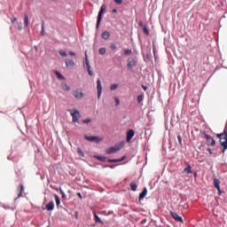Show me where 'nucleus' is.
<instances>
[{
    "mask_svg": "<svg viewBox=\"0 0 227 227\" xmlns=\"http://www.w3.org/2000/svg\"><path fill=\"white\" fill-rule=\"evenodd\" d=\"M125 146V142H121L119 144H116L114 146H111L106 150V153L107 155H112V153H116V152H120L121 148Z\"/></svg>",
    "mask_w": 227,
    "mask_h": 227,
    "instance_id": "1",
    "label": "nucleus"
},
{
    "mask_svg": "<svg viewBox=\"0 0 227 227\" xmlns=\"http://www.w3.org/2000/svg\"><path fill=\"white\" fill-rule=\"evenodd\" d=\"M68 113H70L73 118V123H79V119L81 118V113H79V110L72 109L68 110Z\"/></svg>",
    "mask_w": 227,
    "mask_h": 227,
    "instance_id": "2",
    "label": "nucleus"
},
{
    "mask_svg": "<svg viewBox=\"0 0 227 227\" xmlns=\"http://www.w3.org/2000/svg\"><path fill=\"white\" fill-rule=\"evenodd\" d=\"M106 8H107V6H106V4H103L100 8V11L98 15V21L96 24L97 29H98V27H100V22H102V15H104V12H106Z\"/></svg>",
    "mask_w": 227,
    "mask_h": 227,
    "instance_id": "3",
    "label": "nucleus"
},
{
    "mask_svg": "<svg viewBox=\"0 0 227 227\" xmlns=\"http://www.w3.org/2000/svg\"><path fill=\"white\" fill-rule=\"evenodd\" d=\"M88 74L90 77H93V71H91V66H90V60H88V54L85 53V65Z\"/></svg>",
    "mask_w": 227,
    "mask_h": 227,
    "instance_id": "4",
    "label": "nucleus"
},
{
    "mask_svg": "<svg viewBox=\"0 0 227 227\" xmlns=\"http://www.w3.org/2000/svg\"><path fill=\"white\" fill-rule=\"evenodd\" d=\"M73 95L77 100H81V98L84 97V94L82 93V89H77L76 90H74Z\"/></svg>",
    "mask_w": 227,
    "mask_h": 227,
    "instance_id": "5",
    "label": "nucleus"
},
{
    "mask_svg": "<svg viewBox=\"0 0 227 227\" xmlns=\"http://www.w3.org/2000/svg\"><path fill=\"white\" fill-rule=\"evenodd\" d=\"M97 90H98V99L100 100V97L102 96V82L100 78L97 80Z\"/></svg>",
    "mask_w": 227,
    "mask_h": 227,
    "instance_id": "6",
    "label": "nucleus"
},
{
    "mask_svg": "<svg viewBox=\"0 0 227 227\" xmlns=\"http://www.w3.org/2000/svg\"><path fill=\"white\" fill-rule=\"evenodd\" d=\"M84 139H86L87 141H90V143H100V141H102V138H100L98 137H88V136H85Z\"/></svg>",
    "mask_w": 227,
    "mask_h": 227,
    "instance_id": "7",
    "label": "nucleus"
},
{
    "mask_svg": "<svg viewBox=\"0 0 227 227\" xmlns=\"http://www.w3.org/2000/svg\"><path fill=\"white\" fill-rule=\"evenodd\" d=\"M137 63H136V59L129 58L127 60V67L129 68V70H132V68H135Z\"/></svg>",
    "mask_w": 227,
    "mask_h": 227,
    "instance_id": "8",
    "label": "nucleus"
},
{
    "mask_svg": "<svg viewBox=\"0 0 227 227\" xmlns=\"http://www.w3.org/2000/svg\"><path fill=\"white\" fill-rule=\"evenodd\" d=\"M135 134L136 133L134 132V129H129L127 132V137H126L127 143H130V141H132V137H134Z\"/></svg>",
    "mask_w": 227,
    "mask_h": 227,
    "instance_id": "9",
    "label": "nucleus"
},
{
    "mask_svg": "<svg viewBox=\"0 0 227 227\" xmlns=\"http://www.w3.org/2000/svg\"><path fill=\"white\" fill-rule=\"evenodd\" d=\"M171 217L176 221V223H184V219H182V216L178 215V214L175 212H170Z\"/></svg>",
    "mask_w": 227,
    "mask_h": 227,
    "instance_id": "10",
    "label": "nucleus"
},
{
    "mask_svg": "<svg viewBox=\"0 0 227 227\" xmlns=\"http://www.w3.org/2000/svg\"><path fill=\"white\" fill-rule=\"evenodd\" d=\"M220 184H221V181H219V179H217V178L214 179V185H215V189H217L219 195H221V185H220Z\"/></svg>",
    "mask_w": 227,
    "mask_h": 227,
    "instance_id": "11",
    "label": "nucleus"
},
{
    "mask_svg": "<svg viewBox=\"0 0 227 227\" xmlns=\"http://www.w3.org/2000/svg\"><path fill=\"white\" fill-rule=\"evenodd\" d=\"M46 210L49 212L54 210V201L51 200L46 205Z\"/></svg>",
    "mask_w": 227,
    "mask_h": 227,
    "instance_id": "12",
    "label": "nucleus"
},
{
    "mask_svg": "<svg viewBox=\"0 0 227 227\" xmlns=\"http://www.w3.org/2000/svg\"><path fill=\"white\" fill-rule=\"evenodd\" d=\"M65 63L67 68L70 67H75V62H74L72 59H66Z\"/></svg>",
    "mask_w": 227,
    "mask_h": 227,
    "instance_id": "13",
    "label": "nucleus"
},
{
    "mask_svg": "<svg viewBox=\"0 0 227 227\" xmlns=\"http://www.w3.org/2000/svg\"><path fill=\"white\" fill-rule=\"evenodd\" d=\"M18 191L20 192L18 198H21L22 194L24 193V184H20L18 186Z\"/></svg>",
    "mask_w": 227,
    "mask_h": 227,
    "instance_id": "14",
    "label": "nucleus"
},
{
    "mask_svg": "<svg viewBox=\"0 0 227 227\" xmlns=\"http://www.w3.org/2000/svg\"><path fill=\"white\" fill-rule=\"evenodd\" d=\"M101 36L103 40H109V36H111V34L108 31H104Z\"/></svg>",
    "mask_w": 227,
    "mask_h": 227,
    "instance_id": "15",
    "label": "nucleus"
},
{
    "mask_svg": "<svg viewBox=\"0 0 227 227\" xmlns=\"http://www.w3.org/2000/svg\"><path fill=\"white\" fill-rule=\"evenodd\" d=\"M146 194H148V190L146 188H145L143 190V192L140 193L139 195V200H145V197L146 196Z\"/></svg>",
    "mask_w": 227,
    "mask_h": 227,
    "instance_id": "16",
    "label": "nucleus"
},
{
    "mask_svg": "<svg viewBox=\"0 0 227 227\" xmlns=\"http://www.w3.org/2000/svg\"><path fill=\"white\" fill-rule=\"evenodd\" d=\"M24 26L25 27H29V16L27 14L24 16Z\"/></svg>",
    "mask_w": 227,
    "mask_h": 227,
    "instance_id": "17",
    "label": "nucleus"
},
{
    "mask_svg": "<svg viewBox=\"0 0 227 227\" xmlns=\"http://www.w3.org/2000/svg\"><path fill=\"white\" fill-rule=\"evenodd\" d=\"M200 134L205 137L207 139V143H210V140L212 139V137H210L208 134H207L206 131H200Z\"/></svg>",
    "mask_w": 227,
    "mask_h": 227,
    "instance_id": "18",
    "label": "nucleus"
},
{
    "mask_svg": "<svg viewBox=\"0 0 227 227\" xmlns=\"http://www.w3.org/2000/svg\"><path fill=\"white\" fill-rule=\"evenodd\" d=\"M184 173H187V175H191V173H192V167H191V165H188V167L184 169Z\"/></svg>",
    "mask_w": 227,
    "mask_h": 227,
    "instance_id": "19",
    "label": "nucleus"
},
{
    "mask_svg": "<svg viewBox=\"0 0 227 227\" xmlns=\"http://www.w3.org/2000/svg\"><path fill=\"white\" fill-rule=\"evenodd\" d=\"M122 160H125V156H123L121 159H112L108 160V162H122Z\"/></svg>",
    "mask_w": 227,
    "mask_h": 227,
    "instance_id": "20",
    "label": "nucleus"
},
{
    "mask_svg": "<svg viewBox=\"0 0 227 227\" xmlns=\"http://www.w3.org/2000/svg\"><path fill=\"white\" fill-rule=\"evenodd\" d=\"M129 187L131 188V191H133V192L137 191V184L134 182L129 184Z\"/></svg>",
    "mask_w": 227,
    "mask_h": 227,
    "instance_id": "21",
    "label": "nucleus"
},
{
    "mask_svg": "<svg viewBox=\"0 0 227 227\" xmlns=\"http://www.w3.org/2000/svg\"><path fill=\"white\" fill-rule=\"evenodd\" d=\"M62 90H64V91H70V86H68L67 83H63Z\"/></svg>",
    "mask_w": 227,
    "mask_h": 227,
    "instance_id": "22",
    "label": "nucleus"
},
{
    "mask_svg": "<svg viewBox=\"0 0 227 227\" xmlns=\"http://www.w3.org/2000/svg\"><path fill=\"white\" fill-rule=\"evenodd\" d=\"M54 198H55L57 207H59V205L61 204V201L59 200V196L55 194Z\"/></svg>",
    "mask_w": 227,
    "mask_h": 227,
    "instance_id": "23",
    "label": "nucleus"
},
{
    "mask_svg": "<svg viewBox=\"0 0 227 227\" xmlns=\"http://www.w3.org/2000/svg\"><path fill=\"white\" fill-rule=\"evenodd\" d=\"M94 217H95L96 223H100L101 224L104 223V222H102L100 217H98V215H97V213H94Z\"/></svg>",
    "mask_w": 227,
    "mask_h": 227,
    "instance_id": "24",
    "label": "nucleus"
},
{
    "mask_svg": "<svg viewBox=\"0 0 227 227\" xmlns=\"http://www.w3.org/2000/svg\"><path fill=\"white\" fill-rule=\"evenodd\" d=\"M41 35H42V36L45 35V23L44 22H43V24H42Z\"/></svg>",
    "mask_w": 227,
    "mask_h": 227,
    "instance_id": "25",
    "label": "nucleus"
},
{
    "mask_svg": "<svg viewBox=\"0 0 227 227\" xmlns=\"http://www.w3.org/2000/svg\"><path fill=\"white\" fill-rule=\"evenodd\" d=\"M59 54H60V56H63V58H67V56H68V54H67V51L63 50H59Z\"/></svg>",
    "mask_w": 227,
    "mask_h": 227,
    "instance_id": "26",
    "label": "nucleus"
},
{
    "mask_svg": "<svg viewBox=\"0 0 227 227\" xmlns=\"http://www.w3.org/2000/svg\"><path fill=\"white\" fill-rule=\"evenodd\" d=\"M145 98V96L144 95H138L137 96V104H141V101Z\"/></svg>",
    "mask_w": 227,
    "mask_h": 227,
    "instance_id": "27",
    "label": "nucleus"
},
{
    "mask_svg": "<svg viewBox=\"0 0 227 227\" xmlns=\"http://www.w3.org/2000/svg\"><path fill=\"white\" fill-rule=\"evenodd\" d=\"M106 52H107V50H106V48H100L99 49V54L101 56H104V54H106Z\"/></svg>",
    "mask_w": 227,
    "mask_h": 227,
    "instance_id": "28",
    "label": "nucleus"
},
{
    "mask_svg": "<svg viewBox=\"0 0 227 227\" xmlns=\"http://www.w3.org/2000/svg\"><path fill=\"white\" fill-rule=\"evenodd\" d=\"M142 29H143L145 35H150V31L148 30V27L145 26Z\"/></svg>",
    "mask_w": 227,
    "mask_h": 227,
    "instance_id": "29",
    "label": "nucleus"
},
{
    "mask_svg": "<svg viewBox=\"0 0 227 227\" xmlns=\"http://www.w3.org/2000/svg\"><path fill=\"white\" fill-rule=\"evenodd\" d=\"M132 54V50H124V56H130Z\"/></svg>",
    "mask_w": 227,
    "mask_h": 227,
    "instance_id": "30",
    "label": "nucleus"
},
{
    "mask_svg": "<svg viewBox=\"0 0 227 227\" xmlns=\"http://www.w3.org/2000/svg\"><path fill=\"white\" fill-rule=\"evenodd\" d=\"M114 90H118V84H112L111 85V90L114 91Z\"/></svg>",
    "mask_w": 227,
    "mask_h": 227,
    "instance_id": "31",
    "label": "nucleus"
},
{
    "mask_svg": "<svg viewBox=\"0 0 227 227\" xmlns=\"http://www.w3.org/2000/svg\"><path fill=\"white\" fill-rule=\"evenodd\" d=\"M56 75L58 79H65V77L59 72H56Z\"/></svg>",
    "mask_w": 227,
    "mask_h": 227,
    "instance_id": "32",
    "label": "nucleus"
},
{
    "mask_svg": "<svg viewBox=\"0 0 227 227\" xmlns=\"http://www.w3.org/2000/svg\"><path fill=\"white\" fill-rule=\"evenodd\" d=\"M114 100H115V106H120V98H116V97H114Z\"/></svg>",
    "mask_w": 227,
    "mask_h": 227,
    "instance_id": "33",
    "label": "nucleus"
},
{
    "mask_svg": "<svg viewBox=\"0 0 227 227\" xmlns=\"http://www.w3.org/2000/svg\"><path fill=\"white\" fill-rule=\"evenodd\" d=\"M78 153L80 155H82V157H84V153L82 152V150L81 149V147H78Z\"/></svg>",
    "mask_w": 227,
    "mask_h": 227,
    "instance_id": "34",
    "label": "nucleus"
},
{
    "mask_svg": "<svg viewBox=\"0 0 227 227\" xmlns=\"http://www.w3.org/2000/svg\"><path fill=\"white\" fill-rule=\"evenodd\" d=\"M110 49H112V51H116V49H117L116 44H114V43L111 44Z\"/></svg>",
    "mask_w": 227,
    "mask_h": 227,
    "instance_id": "35",
    "label": "nucleus"
},
{
    "mask_svg": "<svg viewBox=\"0 0 227 227\" xmlns=\"http://www.w3.org/2000/svg\"><path fill=\"white\" fill-rule=\"evenodd\" d=\"M98 159L99 160H101V162H106V158L104 157V156H102V157L98 156Z\"/></svg>",
    "mask_w": 227,
    "mask_h": 227,
    "instance_id": "36",
    "label": "nucleus"
},
{
    "mask_svg": "<svg viewBox=\"0 0 227 227\" xmlns=\"http://www.w3.org/2000/svg\"><path fill=\"white\" fill-rule=\"evenodd\" d=\"M177 140H178L179 145L182 146V136L178 135Z\"/></svg>",
    "mask_w": 227,
    "mask_h": 227,
    "instance_id": "37",
    "label": "nucleus"
},
{
    "mask_svg": "<svg viewBox=\"0 0 227 227\" xmlns=\"http://www.w3.org/2000/svg\"><path fill=\"white\" fill-rule=\"evenodd\" d=\"M114 3H116V4H123V0H114Z\"/></svg>",
    "mask_w": 227,
    "mask_h": 227,
    "instance_id": "38",
    "label": "nucleus"
},
{
    "mask_svg": "<svg viewBox=\"0 0 227 227\" xmlns=\"http://www.w3.org/2000/svg\"><path fill=\"white\" fill-rule=\"evenodd\" d=\"M82 123H91V119H85L82 121Z\"/></svg>",
    "mask_w": 227,
    "mask_h": 227,
    "instance_id": "39",
    "label": "nucleus"
},
{
    "mask_svg": "<svg viewBox=\"0 0 227 227\" xmlns=\"http://www.w3.org/2000/svg\"><path fill=\"white\" fill-rule=\"evenodd\" d=\"M138 24H139V27H142V28L146 26V25H145V24L143 23V20H140Z\"/></svg>",
    "mask_w": 227,
    "mask_h": 227,
    "instance_id": "40",
    "label": "nucleus"
},
{
    "mask_svg": "<svg viewBox=\"0 0 227 227\" xmlns=\"http://www.w3.org/2000/svg\"><path fill=\"white\" fill-rule=\"evenodd\" d=\"M210 141H211V146H215V140L212 138Z\"/></svg>",
    "mask_w": 227,
    "mask_h": 227,
    "instance_id": "41",
    "label": "nucleus"
},
{
    "mask_svg": "<svg viewBox=\"0 0 227 227\" xmlns=\"http://www.w3.org/2000/svg\"><path fill=\"white\" fill-rule=\"evenodd\" d=\"M11 22L12 23V24H15V22H17V19L14 17V18H12V19H11Z\"/></svg>",
    "mask_w": 227,
    "mask_h": 227,
    "instance_id": "42",
    "label": "nucleus"
},
{
    "mask_svg": "<svg viewBox=\"0 0 227 227\" xmlns=\"http://www.w3.org/2000/svg\"><path fill=\"white\" fill-rule=\"evenodd\" d=\"M59 192L62 194V198H65V192L61 188L59 189Z\"/></svg>",
    "mask_w": 227,
    "mask_h": 227,
    "instance_id": "43",
    "label": "nucleus"
},
{
    "mask_svg": "<svg viewBox=\"0 0 227 227\" xmlns=\"http://www.w3.org/2000/svg\"><path fill=\"white\" fill-rule=\"evenodd\" d=\"M74 217H75V219H79V213L78 212L74 213Z\"/></svg>",
    "mask_w": 227,
    "mask_h": 227,
    "instance_id": "44",
    "label": "nucleus"
},
{
    "mask_svg": "<svg viewBox=\"0 0 227 227\" xmlns=\"http://www.w3.org/2000/svg\"><path fill=\"white\" fill-rule=\"evenodd\" d=\"M69 54H70V56H76L75 52H74V51H69Z\"/></svg>",
    "mask_w": 227,
    "mask_h": 227,
    "instance_id": "45",
    "label": "nucleus"
},
{
    "mask_svg": "<svg viewBox=\"0 0 227 227\" xmlns=\"http://www.w3.org/2000/svg\"><path fill=\"white\" fill-rule=\"evenodd\" d=\"M77 196L80 198V200H82V195L81 194V192H78Z\"/></svg>",
    "mask_w": 227,
    "mask_h": 227,
    "instance_id": "46",
    "label": "nucleus"
},
{
    "mask_svg": "<svg viewBox=\"0 0 227 227\" xmlns=\"http://www.w3.org/2000/svg\"><path fill=\"white\" fill-rule=\"evenodd\" d=\"M207 152L212 155V149L210 147L207 148Z\"/></svg>",
    "mask_w": 227,
    "mask_h": 227,
    "instance_id": "47",
    "label": "nucleus"
},
{
    "mask_svg": "<svg viewBox=\"0 0 227 227\" xmlns=\"http://www.w3.org/2000/svg\"><path fill=\"white\" fill-rule=\"evenodd\" d=\"M113 13H118V9H113Z\"/></svg>",
    "mask_w": 227,
    "mask_h": 227,
    "instance_id": "48",
    "label": "nucleus"
},
{
    "mask_svg": "<svg viewBox=\"0 0 227 227\" xmlns=\"http://www.w3.org/2000/svg\"><path fill=\"white\" fill-rule=\"evenodd\" d=\"M18 29H19V31H22V26L18 25Z\"/></svg>",
    "mask_w": 227,
    "mask_h": 227,
    "instance_id": "49",
    "label": "nucleus"
},
{
    "mask_svg": "<svg viewBox=\"0 0 227 227\" xmlns=\"http://www.w3.org/2000/svg\"><path fill=\"white\" fill-rule=\"evenodd\" d=\"M153 54H154V56H155V52H156V51H155V46H153Z\"/></svg>",
    "mask_w": 227,
    "mask_h": 227,
    "instance_id": "50",
    "label": "nucleus"
},
{
    "mask_svg": "<svg viewBox=\"0 0 227 227\" xmlns=\"http://www.w3.org/2000/svg\"><path fill=\"white\" fill-rule=\"evenodd\" d=\"M143 89H144L145 91H146L148 90V88L145 87V86H143Z\"/></svg>",
    "mask_w": 227,
    "mask_h": 227,
    "instance_id": "51",
    "label": "nucleus"
},
{
    "mask_svg": "<svg viewBox=\"0 0 227 227\" xmlns=\"http://www.w3.org/2000/svg\"><path fill=\"white\" fill-rule=\"evenodd\" d=\"M110 168H113V166H110Z\"/></svg>",
    "mask_w": 227,
    "mask_h": 227,
    "instance_id": "52",
    "label": "nucleus"
}]
</instances>
